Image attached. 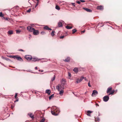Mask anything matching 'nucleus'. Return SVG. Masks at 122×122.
Here are the masks:
<instances>
[{
    "mask_svg": "<svg viewBox=\"0 0 122 122\" xmlns=\"http://www.w3.org/2000/svg\"><path fill=\"white\" fill-rule=\"evenodd\" d=\"M95 121L97 122H99L100 120L99 118L98 117H95Z\"/></svg>",
    "mask_w": 122,
    "mask_h": 122,
    "instance_id": "nucleus-17",
    "label": "nucleus"
},
{
    "mask_svg": "<svg viewBox=\"0 0 122 122\" xmlns=\"http://www.w3.org/2000/svg\"><path fill=\"white\" fill-rule=\"evenodd\" d=\"M18 51H24V50H23L22 49H20L19 50H18Z\"/></svg>",
    "mask_w": 122,
    "mask_h": 122,
    "instance_id": "nucleus-42",
    "label": "nucleus"
},
{
    "mask_svg": "<svg viewBox=\"0 0 122 122\" xmlns=\"http://www.w3.org/2000/svg\"><path fill=\"white\" fill-rule=\"evenodd\" d=\"M97 9L98 10H102L104 9V7L102 5L98 6L97 7Z\"/></svg>",
    "mask_w": 122,
    "mask_h": 122,
    "instance_id": "nucleus-8",
    "label": "nucleus"
},
{
    "mask_svg": "<svg viewBox=\"0 0 122 122\" xmlns=\"http://www.w3.org/2000/svg\"><path fill=\"white\" fill-rule=\"evenodd\" d=\"M80 81V79H78L77 80L76 82L77 83H78L81 82V81Z\"/></svg>",
    "mask_w": 122,
    "mask_h": 122,
    "instance_id": "nucleus-33",
    "label": "nucleus"
},
{
    "mask_svg": "<svg viewBox=\"0 0 122 122\" xmlns=\"http://www.w3.org/2000/svg\"><path fill=\"white\" fill-rule=\"evenodd\" d=\"M4 16V15L2 14V13L1 12H0V17H3Z\"/></svg>",
    "mask_w": 122,
    "mask_h": 122,
    "instance_id": "nucleus-31",
    "label": "nucleus"
},
{
    "mask_svg": "<svg viewBox=\"0 0 122 122\" xmlns=\"http://www.w3.org/2000/svg\"><path fill=\"white\" fill-rule=\"evenodd\" d=\"M54 95L53 94L51 95V96L49 97V98L50 100L53 97H54Z\"/></svg>",
    "mask_w": 122,
    "mask_h": 122,
    "instance_id": "nucleus-26",
    "label": "nucleus"
},
{
    "mask_svg": "<svg viewBox=\"0 0 122 122\" xmlns=\"http://www.w3.org/2000/svg\"><path fill=\"white\" fill-rule=\"evenodd\" d=\"M44 29L51 30L52 29L51 28H49L47 26H45L44 27Z\"/></svg>",
    "mask_w": 122,
    "mask_h": 122,
    "instance_id": "nucleus-16",
    "label": "nucleus"
},
{
    "mask_svg": "<svg viewBox=\"0 0 122 122\" xmlns=\"http://www.w3.org/2000/svg\"><path fill=\"white\" fill-rule=\"evenodd\" d=\"M58 25L59 27H61L62 25V24L61 22H59L58 23Z\"/></svg>",
    "mask_w": 122,
    "mask_h": 122,
    "instance_id": "nucleus-22",
    "label": "nucleus"
},
{
    "mask_svg": "<svg viewBox=\"0 0 122 122\" xmlns=\"http://www.w3.org/2000/svg\"><path fill=\"white\" fill-rule=\"evenodd\" d=\"M13 32L12 30H9L8 32V33L9 34L11 35L13 34Z\"/></svg>",
    "mask_w": 122,
    "mask_h": 122,
    "instance_id": "nucleus-18",
    "label": "nucleus"
},
{
    "mask_svg": "<svg viewBox=\"0 0 122 122\" xmlns=\"http://www.w3.org/2000/svg\"><path fill=\"white\" fill-rule=\"evenodd\" d=\"M30 117L32 119H34V116L32 115V114L31 113H30L28 114Z\"/></svg>",
    "mask_w": 122,
    "mask_h": 122,
    "instance_id": "nucleus-13",
    "label": "nucleus"
},
{
    "mask_svg": "<svg viewBox=\"0 0 122 122\" xmlns=\"http://www.w3.org/2000/svg\"><path fill=\"white\" fill-rule=\"evenodd\" d=\"M64 36H60V39H62V38H64Z\"/></svg>",
    "mask_w": 122,
    "mask_h": 122,
    "instance_id": "nucleus-41",
    "label": "nucleus"
},
{
    "mask_svg": "<svg viewBox=\"0 0 122 122\" xmlns=\"http://www.w3.org/2000/svg\"><path fill=\"white\" fill-rule=\"evenodd\" d=\"M72 34H74L77 31V30L76 29H74L72 30Z\"/></svg>",
    "mask_w": 122,
    "mask_h": 122,
    "instance_id": "nucleus-25",
    "label": "nucleus"
},
{
    "mask_svg": "<svg viewBox=\"0 0 122 122\" xmlns=\"http://www.w3.org/2000/svg\"><path fill=\"white\" fill-rule=\"evenodd\" d=\"M72 5H73L74 6H75V3H72Z\"/></svg>",
    "mask_w": 122,
    "mask_h": 122,
    "instance_id": "nucleus-44",
    "label": "nucleus"
},
{
    "mask_svg": "<svg viewBox=\"0 0 122 122\" xmlns=\"http://www.w3.org/2000/svg\"><path fill=\"white\" fill-rule=\"evenodd\" d=\"M11 108H13V106H12V105H11Z\"/></svg>",
    "mask_w": 122,
    "mask_h": 122,
    "instance_id": "nucleus-53",
    "label": "nucleus"
},
{
    "mask_svg": "<svg viewBox=\"0 0 122 122\" xmlns=\"http://www.w3.org/2000/svg\"><path fill=\"white\" fill-rule=\"evenodd\" d=\"M37 69H38V68H37V67H35V69L37 70Z\"/></svg>",
    "mask_w": 122,
    "mask_h": 122,
    "instance_id": "nucleus-51",
    "label": "nucleus"
},
{
    "mask_svg": "<svg viewBox=\"0 0 122 122\" xmlns=\"http://www.w3.org/2000/svg\"><path fill=\"white\" fill-rule=\"evenodd\" d=\"M92 112L90 111H88L87 112V113L88 114H90Z\"/></svg>",
    "mask_w": 122,
    "mask_h": 122,
    "instance_id": "nucleus-32",
    "label": "nucleus"
},
{
    "mask_svg": "<svg viewBox=\"0 0 122 122\" xmlns=\"http://www.w3.org/2000/svg\"><path fill=\"white\" fill-rule=\"evenodd\" d=\"M84 78V77L82 76L79 79H80V81H81L83 80V79Z\"/></svg>",
    "mask_w": 122,
    "mask_h": 122,
    "instance_id": "nucleus-29",
    "label": "nucleus"
},
{
    "mask_svg": "<svg viewBox=\"0 0 122 122\" xmlns=\"http://www.w3.org/2000/svg\"><path fill=\"white\" fill-rule=\"evenodd\" d=\"M85 80L86 81V80H87V79L86 78V77H84V78Z\"/></svg>",
    "mask_w": 122,
    "mask_h": 122,
    "instance_id": "nucleus-49",
    "label": "nucleus"
},
{
    "mask_svg": "<svg viewBox=\"0 0 122 122\" xmlns=\"http://www.w3.org/2000/svg\"><path fill=\"white\" fill-rule=\"evenodd\" d=\"M41 72H42L43 71V70H41Z\"/></svg>",
    "mask_w": 122,
    "mask_h": 122,
    "instance_id": "nucleus-55",
    "label": "nucleus"
},
{
    "mask_svg": "<svg viewBox=\"0 0 122 122\" xmlns=\"http://www.w3.org/2000/svg\"><path fill=\"white\" fill-rule=\"evenodd\" d=\"M2 58L4 59L7 61H10V60L9 59L5 57H4L3 56L2 57Z\"/></svg>",
    "mask_w": 122,
    "mask_h": 122,
    "instance_id": "nucleus-21",
    "label": "nucleus"
},
{
    "mask_svg": "<svg viewBox=\"0 0 122 122\" xmlns=\"http://www.w3.org/2000/svg\"><path fill=\"white\" fill-rule=\"evenodd\" d=\"M31 10V9H30L27 11V12H30Z\"/></svg>",
    "mask_w": 122,
    "mask_h": 122,
    "instance_id": "nucleus-35",
    "label": "nucleus"
},
{
    "mask_svg": "<svg viewBox=\"0 0 122 122\" xmlns=\"http://www.w3.org/2000/svg\"><path fill=\"white\" fill-rule=\"evenodd\" d=\"M59 112L58 109L55 106L53 107L51 110L52 114L55 116L58 115Z\"/></svg>",
    "mask_w": 122,
    "mask_h": 122,
    "instance_id": "nucleus-1",
    "label": "nucleus"
},
{
    "mask_svg": "<svg viewBox=\"0 0 122 122\" xmlns=\"http://www.w3.org/2000/svg\"><path fill=\"white\" fill-rule=\"evenodd\" d=\"M55 32V31H54L53 30L51 32V35L53 36L54 35V33Z\"/></svg>",
    "mask_w": 122,
    "mask_h": 122,
    "instance_id": "nucleus-28",
    "label": "nucleus"
},
{
    "mask_svg": "<svg viewBox=\"0 0 122 122\" xmlns=\"http://www.w3.org/2000/svg\"><path fill=\"white\" fill-rule=\"evenodd\" d=\"M4 19H5L6 20H8V18H5L4 17Z\"/></svg>",
    "mask_w": 122,
    "mask_h": 122,
    "instance_id": "nucleus-46",
    "label": "nucleus"
},
{
    "mask_svg": "<svg viewBox=\"0 0 122 122\" xmlns=\"http://www.w3.org/2000/svg\"><path fill=\"white\" fill-rule=\"evenodd\" d=\"M96 105L97 106H99V105L98 104L96 103Z\"/></svg>",
    "mask_w": 122,
    "mask_h": 122,
    "instance_id": "nucleus-50",
    "label": "nucleus"
},
{
    "mask_svg": "<svg viewBox=\"0 0 122 122\" xmlns=\"http://www.w3.org/2000/svg\"><path fill=\"white\" fill-rule=\"evenodd\" d=\"M66 28L67 29H70L72 28V27L71 26H69L68 25H67V26H66Z\"/></svg>",
    "mask_w": 122,
    "mask_h": 122,
    "instance_id": "nucleus-20",
    "label": "nucleus"
},
{
    "mask_svg": "<svg viewBox=\"0 0 122 122\" xmlns=\"http://www.w3.org/2000/svg\"><path fill=\"white\" fill-rule=\"evenodd\" d=\"M45 120V119L44 118H43L41 120L40 122H44Z\"/></svg>",
    "mask_w": 122,
    "mask_h": 122,
    "instance_id": "nucleus-34",
    "label": "nucleus"
},
{
    "mask_svg": "<svg viewBox=\"0 0 122 122\" xmlns=\"http://www.w3.org/2000/svg\"><path fill=\"white\" fill-rule=\"evenodd\" d=\"M39 60V59H38L36 58H32L31 59V60L32 61H38Z\"/></svg>",
    "mask_w": 122,
    "mask_h": 122,
    "instance_id": "nucleus-12",
    "label": "nucleus"
},
{
    "mask_svg": "<svg viewBox=\"0 0 122 122\" xmlns=\"http://www.w3.org/2000/svg\"><path fill=\"white\" fill-rule=\"evenodd\" d=\"M27 29L30 32H32L34 30V29L32 28L31 26H29L27 27Z\"/></svg>",
    "mask_w": 122,
    "mask_h": 122,
    "instance_id": "nucleus-5",
    "label": "nucleus"
},
{
    "mask_svg": "<svg viewBox=\"0 0 122 122\" xmlns=\"http://www.w3.org/2000/svg\"><path fill=\"white\" fill-rule=\"evenodd\" d=\"M59 91V94L61 95H63V93H64V91L63 90H60Z\"/></svg>",
    "mask_w": 122,
    "mask_h": 122,
    "instance_id": "nucleus-15",
    "label": "nucleus"
},
{
    "mask_svg": "<svg viewBox=\"0 0 122 122\" xmlns=\"http://www.w3.org/2000/svg\"><path fill=\"white\" fill-rule=\"evenodd\" d=\"M76 2L79 4H81V2L80 1H76Z\"/></svg>",
    "mask_w": 122,
    "mask_h": 122,
    "instance_id": "nucleus-36",
    "label": "nucleus"
},
{
    "mask_svg": "<svg viewBox=\"0 0 122 122\" xmlns=\"http://www.w3.org/2000/svg\"><path fill=\"white\" fill-rule=\"evenodd\" d=\"M25 58L28 61H30L32 58V56L30 55H27L25 56Z\"/></svg>",
    "mask_w": 122,
    "mask_h": 122,
    "instance_id": "nucleus-7",
    "label": "nucleus"
},
{
    "mask_svg": "<svg viewBox=\"0 0 122 122\" xmlns=\"http://www.w3.org/2000/svg\"><path fill=\"white\" fill-rule=\"evenodd\" d=\"M83 9L88 12H92V10L89 9L83 8Z\"/></svg>",
    "mask_w": 122,
    "mask_h": 122,
    "instance_id": "nucleus-11",
    "label": "nucleus"
},
{
    "mask_svg": "<svg viewBox=\"0 0 122 122\" xmlns=\"http://www.w3.org/2000/svg\"><path fill=\"white\" fill-rule=\"evenodd\" d=\"M33 34L35 35H37L39 34V32L38 30H36L34 29L33 31Z\"/></svg>",
    "mask_w": 122,
    "mask_h": 122,
    "instance_id": "nucleus-9",
    "label": "nucleus"
},
{
    "mask_svg": "<svg viewBox=\"0 0 122 122\" xmlns=\"http://www.w3.org/2000/svg\"><path fill=\"white\" fill-rule=\"evenodd\" d=\"M80 2H85V1L84 0H80Z\"/></svg>",
    "mask_w": 122,
    "mask_h": 122,
    "instance_id": "nucleus-40",
    "label": "nucleus"
},
{
    "mask_svg": "<svg viewBox=\"0 0 122 122\" xmlns=\"http://www.w3.org/2000/svg\"><path fill=\"white\" fill-rule=\"evenodd\" d=\"M87 115L89 116H90V115L89 114H88V113H87Z\"/></svg>",
    "mask_w": 122,
    "mask_h": 122,
    "instance_id": "nucleus-52",
    "label": "nucleus"
},
{
    "mask_svg": "<svg viewBox=\"0 0 122 122\" xmlns=\"http://www.w3.org/2000/svg\"><path fill=\"white\" fill-rule=\"evenodd\" d=\"M46 92L50 95L51 93V91L49 90H47L46 91Z\"/></svg>",
    "mask_w": 122,
    "mask_h": 122,
    "instance_id": "nucleus-23",
    "label": "nucleus"
},
{
    "mask_svg": "<svg viewBox=\"0 0 122 122\" xmlns=\"http://www.w3.org/2000/svg\"><path fill=\"white\" fill-rule=\"evenodd\" d=\"M10 57L14 58V59H16L20 61H22L23 60L22 58L20 56L18 55H16L15 56H9Z\"/></svg>",
    "mask_w": 122,
    "mask_h": 122,
    "instance_id": "nucleus-4",
    "label": "nucleus"
},
{
    "mask_svg": "<svg viewBox=\"0 0 122 122\" xmlns=\"http://www.w3.org/2000/svg\"><path fill=\"white\" fill-rule=\"evenodd\" d=\"M36 0L37 1V2H39V0Z\"/></svg>",
    "mask_w": 122,
    "mask_h": 122,
    "instance_id": "nucleus-54",
    "label": "nucleus"
},
{
    "mask_svg": "<svg viewBox=\"0 0 122 122\" xmlns=\"http://www.w3.org/2000/svg\"><path fill=\"white\" fill-rule=\"evenodd\" d=\"M88 85L89 87H91V86L90 85V81H89V82L88 83Z\"/></svg>",
    "mask_w": 122,
    "mask_h": 122,
    "instance_id": "nucleus-39",
    "label": "nucleus"
},
{
    "mask_svg": "<svg viewBox=\"0 0 122 122\" xmlns=\"http://www.w3.org/2000/svg\"><path fill=\"white\" fill-rule=\"evenodd\" d=\"M73 71L77 73L78 71V69L77 68L75 67L74 68Z\"/></svg>",
    "mask_w": 122,
    "mask_h": 122,
    "instance_id": "nucleus-19",
    "label": "nucleus"
},
{
    "mask_svg": "<svg viewBox=\"0 0 122 122\" xmlns=\"http://www.w3.org/2000/svg\"><path fill=\"white\" fill-rule=\"evenodd\" d=\"M55 8L57 10H59L60 9V7L58 5H56V6Z\"/></svg>",
    "mask_w": 122,
    "mask_h": 122,
    "instance_id": "nucleus-24",
    "label": "nucleus"
},
{
    "mask_svg": "<svg viewBox=\"0 0 122 122\" xmlns=\"http://www.w3.org/2000/svg\"><path fill=\"white\" fill-rule=\"evenodd\" d=\"M112 88L111 87H109L107 89V93H109L108 95L109 96L110 95H113L115 92L114 90H112Z\"/></svg>",
    "mask_w": 122,
    "mask_h": 122,
    "instance_id": "nucleus-3",
    "label": "nucleus"
},
{
    "mask_svg": "<svg viewBox=\"0 0 122 122\" xmlns=\"http://www.w3.org/2000/svg\"><path fill=\"white\" fill-rule=\"evenodd\" d=\"M18 101V99H17L16 100V101H14V102H17Z\"/></svg>",
    "mask_w": 122,
    "mask_h": 122,
    "instance_id": "nucleus-47",
    "label": "nucleus"
},
{
    "mask_svg": "<svg viewBox=\"0 0 122 122\" xmlns=\"http://www.w3.org/2000/svg\"><path fill=\"white\" fill-rule=\"evenodd\" d=\"M68 75H69V76L70 77H71V74L70 73H68Z\"/></svg>",
    "mask_w": 122,
    "mask_h": 122,
    "instance_id": "nucleus-45",
    "label": "nucleus"
},
{
    "mask_svg": "<svg viewBox=\"0 0 122 122\" xmlns=\"http://www.w3.org/2000/svg\"><path fill=\"white\" fill-rule=\"evenodd\" d=\"M109 99V96H106L103 97V101L105 102L107 101Z\"/></svg>",
    "mask_w": 122,
    "mask_h": 122,
    "instance_id": "nucleus-6",
    "label": "nucleus"
},
{
    "mask_svg": "<svg viewBox=\"0 0 122 122\" xmlns=\"http://www.w3.org/2000/svg\"><path fill=\"white\" fill-rule=\"evenodd\" d=\"M56 76L55 75H54V77L52 78L51 79V80L52 81H53L55 79Z\"/></svg>",
    "mask_w": 122,
    "mask_h": 122,
    "instance_id": "nucleus-27",
    "label": "nucleus"
},
{
    "mask_svg": "<svg viewBox=\"0 0 122 122\" xmlns=\"http://www.w3.org/2000/svg\"><path fill=\"white\" fill-rule=\"evenodd\" d=\"M85 32V30H83V31H81V33L82 34L83 33H84Z\"/></svg>",
    "mask_w": 122,
    "mask_h": 122,
    "instance_id": "nucleus-43",
    "label": "nucleus"
},
{
    "mask_svg": "<svg viewBox=\"0 0 122 122\" xmlns=\"http://www.w3.org/2000/svg\"><path fill=\"white\" fill-rule=\"evenodd\" d=\"M70 58L69 57H67L65 59L64 61L66 62H68L70 61Z\"/></svg>",
    "mask_w": 122,
    "mask_h": 122,
    "instance_id": "nucleus-14",
    "label": "nucleus"
},
{
    "mask_svg": "<svg viewBox=\"0 0 122 122\" xmlns=\"http://www.w3.org/2000/svg\"><path fill=\"white\" fill-rule=\"evenodd\" d=\"M16 33L17 34H19L20 32H21V31L19 30H16Z\"/></svg>",
    "mask_w": 122,
    "mask_h": 122,
    "instance_id": "nucleus-30",
    "label": "nucleus"
},
{
    "mask_svg": "<svg viewBox=\"0 0 122 122\" xmlns=\"http://www.w3.org/2000/svg\"><path fill=\"white\" fill-rule=\"evenodd\" d=\"M17 93H16L15 95V98H16V99L17 98Z\"/></svg>",
    "mask_w": 122,
    "mask_h": 122,
    "instance_id": "nucleus-37",
    "label": "nucleus"
},
{
    "mask_svg": "<svg viewBox=\"0 0 122 122\" xmlns=\"http://www.w3.org/2000/svg\"><path fill=\"white\" fill-rule=\"evenodd\" d=\"M38 2H37V3H36L35 6V8H36V7L38 5Z\"/></svg>",
    "mask_w": 122,
    "mask_h": 122,
    "instance_id": "nucleus-38",
    "label": "nucleus"
},
{
    "mask_svg": "<svg viewBox=\"0 0 122 122\" xmlns=\"http://www.w3.org/2000/svg\"><path fill=\"white\" fill-rule=\"evenodd\" d=\"M39 71H41V70H39Z\"/></svg>",
    "mask_w": 122,
    "mask_h": 122,
    "instance_id": "nucleus-56",
    "label": "nucleus"
},
{
    "mask_svg": "<svg viewBox=\"0 0 122 122\" xmlns=\"http://www.w3.org/2000/svg\"><path fill=\"white\" fill-rule=\"evenodd\" d=\"M98 93V92L97 91L95 90H94L93 91L92 96V97L94 96L95 95H96Z\"/></svg>",
    "mask_w": 122,
    "mask_h": 122,
    "instance_id": "nucleus-10",
    "label": "nucleus"
},
{
    "mask_svg": "<svg viewBox=\"0 0 122 122\" xmlns=\"http://www.w3.org/2000/svg\"><path fill=\"white\" fill-rule=\"evenodd\" d=\"M65 82L64 81H62L61 83V84H59L56 86V88L58 91L60 90H63L64 89V86L65 84Z\"/></svg>",
    "mask_w": 122,
    "mask_h": 122,
    "instance_id": "nucleus-2",
    "label": "nucleus"
},
{
    "mask_svg": "<svg viewBox=\"0 0 122 122\" xmlns=\"http://www.w3.org/2000/svg\"><path fill=\"white\" fill-rule=\"evenodd\" d=\"M5 98H10V97H4Z\"/></svg>",
    "mask_w": 122,
    "mask_h": 122,
    "instance_id": "nucleus-48",
    "label": "nucleus"
}]
</instances>
